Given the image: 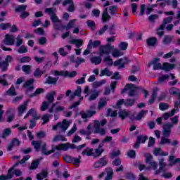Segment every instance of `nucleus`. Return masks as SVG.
<instances>
[{"label":"nucleus","instance_id":"obj_1","mask_svg":"<svg viewBox=\"0 0 180 180\" xmlns=\"http://www.w3.org/2000/svg\"><path fill=\"white\" fill-rule=\"evenodd\" d=\"M114 49L115 47L112 46L110 43H108L105 45H101L99 48V56H93L90 58L91 64L99 65V64L102 63V58L101 57H103V56H109Z\"/></svg>","mask_w":180,"mask_h":180},{"label":"nucleus","instance_id":"obj_2","mask_svg":"<svg viewBox=\"0 0 180 180\" xmlns=\"http://www.w3.org/2000/svg\"><path fill=\"white\" fill-rule=\"evenodd\" d=\"M45 13L51 15V20L52 23H53V29L55 30H61L65 29V26L63 25L61 23V20L58 18V16H57V14H56L53 8H46L45 9Z\"/></svg>","mask_w":180,"mask_h":180},{"label":"nucleus","instance_id":"obj_3","mask_svg":"<svg viewBox=\"0 0 180 180\" xmlns=\"http://www.w3.org/2000/svg\"><path fill=\"white\" fill-rule=\"evenodd\" d=\"M104 61L108 63L109 65H114V67H118V70H122V68H125L126 64H127V58H120L113 63V60L110 57L107 56L104 58Z\"/></svg>","mask_w":180,"mask_h":180},{"label":"nucleus","instance_id":"obj_4","mask_svg":"<svg viewBox=\"0 0 180 180\" xmlns=\"http://www.w3.org/2000/svg\"><path fill=\"white\" fill-rule=\"evenodd\" d=\"M136 89H140L139 86L134 85V84H127L124 89L122 90L121 94H124L127 91H129L128 95L130 97L136 96Z\"/></svg>","mask_w":180,"mask_h":180},{"label":"nucleus","instance_id":"obj_5","mask_svg":"<svg viewBox=\"0 0 180 180\" xmlns=\"http://www.w3.org/2000/svg\"><path fill=\"white\" fill-rule=\"evenodd\" d=\"M71 148V150H75L77 148V145L74 143H60L55 146V149L57 150L58 151H68V149Z\"/></svg>","mask_w":180,"mask_h":180},{"label":"nucleus","instance_id":"obj_6","mask_svg":"<svg viewBox=\"0 0 180 180\" xmlns=\"http://www.w3.org/2000/svg\"><path fill=\"white\" fill-rule=\"evenodd\" d=\"M1 58L0 57V68H1V71L5 72V71H8V68L9 67V63H12V60L13 58L11 55H7L4 61H1Z\"/></svg>","mask_w":180,"mask_h":180},{"label":"nucleus","instance_id":"obj_7","mask_svg":"<svg viewBox=\"0 0 180 180\" xmlns=\"http://www.w3.org/2000/svg\"><path fill=\"white\" fill-rule=\"evenodd\" d=\"M70 127V122L67 120H63L62 122H58L56 124L52 127L53 130L57 131L58 129H61L62 131H67V129Z\"/></svg>","mask_w":180,"mask_h":180},{"label":"nucleus","instance_id":"obj_8","mask_svg":"<svg viewBox=\"0 0 180 180\" xmlns=\"http://www.w3.org/2000/svg\"><path fill=\"white\" fill-rule=\"evenodd\" d=\"M172 124L171 122H167L163 124L162 126V135L164 137H169L171 136V130L172 129Z\"/></svg>","mask_w":180,"mask_h":180},{"label":"nucleus","instance_id":"obj_9","mask_svg":"<svg viewBox=\"0 0 180 180\" xmlns=\"http://www.w3.org/2000/svg\"><path fill=\"white\" fill-rule=\"evenodd\" d=\"M4 41L6 46H15V36L6 34Z\"/></svg>","mask_w":180,"mask_h":180},{"label":"nucleus","instance_id":"obj_10","mask_svg":"<svg viewBox=\"0 0 180 180\" xmlns=\"http://www.w3.org/2000/svg\"><path fill=\"white\" fill-rule=\"evenodd\" d=\"M94 129L95 133H99L101 136H105L106 134V129L102 128L101 129V123L99 120L94 121Z\"/></svg>","mask_w":180,"mask_h":180},{"label":"nucleus","instance_id":"obj_11","mask_svg":"<svg viewBox=\"0 0 180 180\" xmlns=\"http://www.w3.org/2000/svg\"><path fill=\"white\" fill-rule=\"evenodd\" d=\"M6 115L7 116V123H11V122H13V119H15V108H9L7 110Z\"/></svg>","mask_w":180,"mask_h":180},{"label":"nucleus","instance_id":"obj_12","mask_svg":"<svg viewBox=\"0 0 180 180\" xmlns=\"http://www.w3.org/2000/svg\"><path fill=\"white\" fill-rule=\"evenodd\" d=\"M19 147L20 146V141L18 138H13L7 146V151H12L13 146Z\"/></svg>","mask_w":180,"mask_h":180},{"label":"nucleus","instance_id":"obj_13","mask_svg":"<svg viewBox=\"0 0 180 180\" xmlns=\"http://www.w3.org/2000/svg\"><path fill=\"white\" fill-rule=\"evenodd\" d=\"M80 115L82 116V119H88V117H92V116L96 115V111L87 110L86 112H81Z\"/></svg>","mask_w":180,"mask_h":180},{"label":"nucleus","instance_id":"obj_14","mask_svg":"<svg viewBox=\"0 0 180 180\" xmlns=\"http://www.w3.org/2000/svg\"><path fill=\"white\" fill-rule=\"evenodd\" d=\"M101 44H102V41L99 40L92 41V39H90L88 44V49H98V47H101Z\"/></svg>","mask_w":180,"mask_h":180},{"label":"nucleus","instance_id":"obj_15","mask_svg":"<svg viewBox=\"0 0 180 180\" xmlns=\"http://www.w3.org/2000/svg\"><path fill=\"white\" fill-rule=\"evenodd\" d=\"M56 147L53 148L50 150H47V145L43 144L41 146V153L44 154V155H50V154H53V153H55L56 151Z\"/></svg>","mask_w":180,"mask_h":180},{"label":"nucleus","instance_id":"obj_16","mask_svg":"<svg viewBox=\"0 0 180 180\" xmlns=\"http://www.w3.org/2000/svg\"><path fill=\"white\" fill-rule=\"evenodd\" d=\"M112 17L109 15V13H108V8H105L103 12L102 13L101 20L103 23H106V22H109Z\"/></svg>","mask_w":180,"mask_h":180},{"label":"nucleus","instance_id":"obj_17","mask_svg":"<svg viewBox=\"0 0 180 180\" xmlns=\"http://www.w3.org/2000/svg\"><path fill=\"white\" fill-rule=\"evenodd\" d=\"M68 44H75L76 47L77 49H79V47H82V46L84 44V39H72L69 41Z\"/></svg>","mask_w":180,"mask_h":180},{"label":"nucleus","instance_id":"obj_18","mask_svg":"<svg viewBox=\"0 0 180 180\" xmlns=\"http://www.w3.org/2000/svg\"><path fill=\"white\" fill-rule=\"evenodd\" d=\"M57 81H58V78L48 76L46 79L45 84H47L48 85H56L57 84Z\"/></svg>","mask_w":180,"mask_h":180},{"label":"nucleus","instance_id":"obj_19","mask_svg":"<svg viewBox=\"0 0 180 180\" xmlns=\"http://www.w3.org/2000/svg\"><path fill=\"white\" fill-rule=\"evenodd\" d=\"M105 75L106 77H112V75H113V72L109 70L108 68H105L100 71V77H105Z\"/></svg>","mask_w":180,"mask_h":180},{"label":"nucleus","instance_id":"obj_20","mask_svg":"<svg viewBox=\"0 0 180 180\" xmlns=\"http://www.w3.org/2000/svg\"><path fill=\"white\" fill-rule=\"evenodd\" d=\"M56 94V91H53L50 93L46 94V98L47 99V102H49V103H53V102H54Z\"/></svg>","mask_w":180,"mask_h":180},{"label":"nucleus","instance_id":"obj_21","mask_svg":"<svg viewBox=\"0 0 180 180\" xmlns=\"http://www.w3.org/2000/svg\"><path fill=\"white\" fill-rule=\"evenodd\" d=\"M46 70H44L42 68V70H41L40 68H37L34 72V78H40V77H41V75H43L44 74H46Z\"/></svg>","mask_w":180,"mask_h":180},{"label":"nucleus","instance_id":"obj_22","mask_svg":"<svg viewBox=\"0 0 180 180\" xmlns=\"http://www.w3.org/2000/svg\"><path fill=\"white\" fill-rule=\"evenodd\" d=\"M82 155L85 156L87 155V157H91L94 155V149L89 148V147L86 148L82 153Z\"/></svg>","mask_w":180,"mask_h":180},{"label":"nucleus","instance_id":"obj_23","mask_svg":"<svg viewBox=\"0 0 180 180\" xmlns=\"http://www.w3.org/2000/svg\"><path fill=\"white\" fill-rule=\"evenodd\" d=\"M49 176V172L47 170H44L41 173H38L37 174V180H43L44 178H47Z\"/></svg>","mask_w":180,"mask_h":180},{"label":"nucleus","instance_id":"obj_24","mask_svg":"<svg viewBox=\"0 0 180 180\" xmlns=\"http://www.w3.org/2000/svg\"><path fill=\"white\" fill-rule=\"evenodd\" d=\"M27 103H29V101H26L24 102L23 105H20L18 107V112L20 115H23V113H25V111L27 109Z\"/></svg>","mask_w":180,"mask_h":180},{"label":"nucleus","instance_id":"obj_25","mask_svg":"<svg viewBox=\"0 0 180 180\" xmlns=\"http://www.w3.org/2000/svg\"><path fill=\"white\" fill-rule=\"evenodd\" d=\"M44 91H45L44 89L37 88L34 93L30 95V98H34V96H37V95L44 94Z\"/></svg>","mask_w":180,"mask_h":180},{"label":"nucleus","instance_id":"obj_26","mask_svg":"<svg viewBox=\"0 0 180 180\" xmlns=\"http://www.w3.org/2000/svg\"><path fill=\"white\" fill-rule=\"evenodd\" d=\"M107 103H108V101H106V98H100V101H98V107H97L98 110H101L102 108H103L104 106H106Z\"/></svg>","mask_w":180,"mask_h":180},{"label":"nucleus","instance_id":"obj_27","mask_svg":"<svg viewBox=\"0 0 180 180\" xmlns=\"http://www.w3.org/2000/svg\"><path fill=\"white\" fill-rule=\"evenodd\" d=\"M147 113H148V110H141L135 117L136 120H141Z\"/></svg>","mask_w":180,"mask_h":180},{"label":"nucleus","instance_id":"obj_28","mask_svg":"<svg viewBox=\"0 0 180 180\" xmlns=\"http://www.w3.org/2000/svg\"><path fill=\"white\" fill-rule=\"evenodd\" d=\"M175 65L174 64L165 63H163V66H162V70L164 71H169V70H174Z\"/></svg>","mask_w":180,"mask_h":180},{"label":"nucleus","instance_id":"obj_29","mask_svg":"<svg viewBox=\"0 0 180 180\" xmlns=\"http://www.w3.org/2000/svg\"><path fill=\"white\" fill-rule=\"evenodd\" d=\"M146 44H148L149 46L153 47V46H155L157 44V38L155 37H150L146 39Z\"/></svg>","mask_w":180,"mask_h":180},{"label":"nucleus","instance_id":"obj_30","mask_svg":"<svg viewBox=\"0 0 180 180\" xmlns=\"http://www.w3.org/2000/svg\"><path fill=\"white\" fill-rule=\"evenodd\" d=\"M52 141L53 143H57V141H67V138L63 135H56L54 136Z\"/></svg>","mask_w":180,"mask_h":180},{"label":"nucleus","instance_id":"obj_31","mask_svg":"<svg viewBox=\"0 0 180 180\" xmlns=\"http://www.w3.org/2000/svg\"><path fill=\"white\" fill-rule=\"evenodd\" d=\"M27 8V5H18L15 8V12L22 13L26 11V8Z\"/></svg>","mask_w":180,"mask_h":180},{"label":"nucleus","instance_id":"obj_32","mask_svg":"<svg viewBox=\"0 0 180 180\" xmlns=\"http://www.w3.org/2000/svg\"><path fill=\"white\" fill-rule=\"evenodd\" d=\"M32 146H34L35 151L39 153L40 151V147H41V142L37 141H32L31 143Z\"/></svg>","mask_w":180,"mask_h":180},{"label":"nucleus","instance_id":"obj_33","mask_svg":"<svg viewBox=\"0 0 180 180\" xmlns=\"http://www.w3.org/2000/svg\"><path fill=\"white\" fill-rule=\"evenodd\" d=\"M118 115L122 120H124L126 117H129V112H127L125 110H121L119 111Z\"/></svg>","mask_w":180,"mask_h":180},{"label":"nucleus","instance_id":"obj_34","mask_svg":"<svg viewBox=\"0 0 180 180\" xmlns=\"http://www.w3.org/2000/svg\"><path fill=\"white\" fill-rule=\"evenodd\" d=\"M93 94H91L89 98V101L91 102L92 101H95L99 96V91H97L96 90L91 91Z\"/></svg>","mask_w":180,"mask_h":180},{"label":"nucleus","instance_id":"obj_35","mask_svg":"<svg viewBox=\"0 0 180 180\" xmlns=\"http://www.w3.org/2000/svg\"><path fill=\"white\" fill-rule=\"evenodd\" d=\"M109 13L111 16H115L117 13V6H110L108 8Z\"/></svg>","mask_w":180,"mask_h":180},{"label":"nucleus","instance_id":"obj_36","mask_svg":"<svg viewBox=\"0 0 180 180\" xmlns=\"http://www.w3.org/2000/svg\"><path fill=\"white\" fill-rule=\"evenodd\" d=\"M7 95L9 96H16V90L15 89V86L11 85V88L6 91Z\"/></svg>","mask_w":180,"mask_h":180},{"label":"nucleus","instance_id":"obj_37","mask_svg":"<svg viewBox=\"0 0 180 180\" xmlns=\"http://www.w3.org/2000/svg\"><path fill=\"white\" fill-rule=\"evenodd\" d=\"M170 95H174L175 96H180L179 89L176 87H172L169 89Z\"/></svg>","mask_w":180,"mask_h":180},{"label":"nucleus","instance_id":"obj_38","mask_svg":"<svg viewBox=\"0 0 180 180\" xmlns=\"http://www.w3.org/2000/svg\"><path fill=\"white\" fill-rule=\"evenodd\" d=\"M63 158V161L66 162V164H71V162H74V158L71 155H65Z\"/></svg>","mask_w":180,"mask_h":180},{"label":"nucleus","instance_id":"obj_39","mask_svg":"<svg viewBox=\"0 0 180 180\" xmlns=\"http://www.w3.org/2000/svg\"><path fill=\"white\" fill-rule=\"evenodd\" d=\"M157 98V90L154 89L152 95L150 96V99L148 101L149 105H153L155 102V98Z\"/></svg>","mask_w":180,"mask_h":180},{"label":"nucleus","instance_id":"obj_40","mask_svg":"<svg viewBox=\"0 0 180 180\" xmlns=\"http://www.w3.org/2000/svg\"><path fill=\"white\" fill-rule=\"evenodd\" d=\"M21 69L23 72H25V74H30V71H32V65H24L22 66Z\"/></svg>","mask_w":180,"mask_h":180},{"label":"nucleus","instance_id":"obj_41","mask_svg":"<svg viewBox=\"0 0 180 180\" xmlns=\"http://www.w3.org/2000/svg\"><path fill=\"white\" fill-rule=\"evenodd\" d=\"M18 61L20 64L30 63V61H32V58H30V56H23L19 59Z\"/></svg>","mask_w":180,"mask_h":180},{"label":"nucleus","instance_id":"obj_42","mask_svg":"<svg viewBox=\"0 0 180 180\" xmlns=\"http://www.w3.org/2000/svg\"><path fill=\"white\" fill-rule=\"evenodd\" d=\"M39 164H40L39 160H36L32 161V162L31 163V167H29V169L30 170L36 169V168H38Z\"/></svg>","mask_w":180,"mask_h":180},{"label":"nucleus","instance_id":"obj_43","mask_svg":"<svg viewBox=\"0 0 180 180\" xmlns=\"http://www.w3.org/2000/svg\"><path fill=\"white\" fill-rule=\"evenodd\" d=\"M11 133H12V131L11 130V128L5 129L3 131V133H2V135H1L2 139H6V137L11 136Z\"/></svg>","mask_w":180,"mask_h":180},{"label":"nucleus","instance_id":"obj_44","mask_svg":"<svg viewBox=\"0 0 180 180\" xmlns=\"http://www.w3.org/2000/svg\"><path fill=\"white\" fill-rule=\"evenodd\" d=\"M118 47L120 50H122L124 51V50H127V47H129V44L125 41H122L118 44Z\"/></svg>","mask_w":180,"mask_h":180},{"label":"nucleus","instance_id":"obj_45","mask_svg":"<svg viewBox=\"0 0 180 180\" xmlns=\"http://www.w3.org/2000/svg\"><path fill=\"white\" fill-rule=\"evenodd\" d=\"M9 27H12V24L9 22H6V23L2 22L0 24V29L1 30H8Z\"/></svg>","mask_w":180,"mask_h":180},{"label":"nucleus","instance_id":"obj_46","mask_svg":"<svg viewBox=\"0 0 180 180\" xmlns=\"http://www.w3.org/2000/svg\"><path fill=\"white\" fill-rule=\"evenodd\" d=\"M134 103H136V99L127 98V100H125L124 106H133Z\"/></svg>","mask_w":180,"mask_h":180},{"label":"nucleus","instance_id":"obj_47","mask_svg":"<svg viewBox=\"0 0 180 180\" xmlns=\"http://www.w3.org/2000/svg\"><path fill=\"white\" fill-rule=\"evenodd\" d=\"M50 105V103L49 101H44L41 105L40 110L41 112H44L49 109V106Z\"/></svg>","mask_w":180,"mask_h":180},{"label":"nucleus","instance_id":"obj_48","mask_svg":"<svg viewBox=\"0 0 180 180\" xmlns=\"http://www.w3.org/2000/svg\"><path fill=\"white\" fill-rule=\"evenodd\" d=\"M82 75V77L76 80L75 84H77V85H82V84H85V77H86V73H84Z\"/></svg>","mask_w":180,"mask_h":180},{"label":"nucleus","instance_id":"obj_49","mask_svg":"<svg viewBox=\"0 0 180 180\" xmlns=\"http://www.w3.org/2000/svg\"><path fill=\"white\" fill-rule=\"evenodd\" d=\"M136 140H139V141L141 143H142V144H144V143H146V141H147V140H148V136H147V135L143 136V135H139L137 136Z\"/></svg>","mask_w":180,"mask_h":180},{"label":"nucleus","instance_id":"obj_50","mask_svg":"<svg viewBox=\"0 0 180 180\" xmlns=\"http://www.w3.org/2000/svg\"><path fill=\"white\" fill-rule=\"evenodd\" d=\"M33 84H34V79L31 78L25 82L24 85L22 86V88H27V86H30L33 85Z\"/></svg>","mask_w":180,"mask_h":180},{"label":"nucleus","instance_id":"obj_51","mask_svg":"<svg viewBox=\"0 0 180 180\" xmlns=\"http://www.w3.org/2000/svg\"><path fill=\"white\" fill-rule=\"evenodd\" d=\"M100 164L103 165V167H106L108 165V160L106 158V155L103 156L101 158L98 160Z\"/></svg>","mask_w":180,"mask_h":180},{"label":"nucleus","instance_id":"obj_52","mask_svg":"<svg viewBox=\"0 0 180 180\" xmlns=\"http://www.w3.org/2000/svg\"><path fill=\"white\" fill-rule=\"evenodd\" d=\"M86 25L88 27H89L90 29H92L93 30H95V27H96V24L95 23V21L91 20H88L86 21Z\"/></svg>","mask_w":180,"mask_h":180},{"label":"nucleus","instance_id":"obj_53","mask_svg":"<svg viewBox=\"0 0 180 180\" xmlns=\"http://www.w3.org/2000/svg\"><path fill=\"white\" fill-rule=\"evenodd\" d=\"M108 27L109 25H105L103 27L101 28L100 30L96 33V34H98V36H102V34H103V33H105V32L108 30Z\"/></svg>","mask_w":180,"mask_h":180},{"label":"nucleus","instance_id":"obj_54","mask_svg":"<svg viewBox=\"0 0 180 180\" xmlns=\"http://www.w3.org/2000/svg\"><path fill=\"white\" fill-rule=\"evenodd\" d=\"M144 157H146V164H151L153 162V155H151V153H146Z\"/></svg>","mask_w":180,"mask_h":180},{"label":"nucleus","instance_id":"obj_55","mask_svg":"<svg viewBox=\"0 0 180 180\" xmlns=\"http://www.w3.org/2000/svg\"><path fill=\"white\" fill-rule=\"evenodd\" d=\"M15 167L13 165L7 172V175H6L8 179H12L13 178V174H12V171L15 169Z\"/></svg>","mask_w":180,"mask_h":180},{"label":"nucleus","instance_id":"obj_56","mask_svg":"<svg viewBox=\"0 0 180 180\" xmlns=\"http://www.w3.org/2000/svg\"><path fill=\"white\" fill-rule=\"evenodd\" d=\"M167 79H169V75H164L162 77H160L158 81L160 84H162L164 82L167 81Z\"/></svg>","mask_w":180,"mask_h":180},{"label":"nucleus","instance_id":"obj_57","mask_svg":"<svg viewBox=\"0 0 180 180\" xmlns=\"http://www.w3.org/2000/svg\"><path fill=\"white\" fill-rule=\"evenodd\" d=\"M75 63V68H78V67H79V65H81L82 63H85V59L77 57V60Z\"/></svg>","mask_w":180,"mask_h":180},{"label":"nucleus","instance_id":"obj_58","mask_svg":"<svg viewBox=\"0 0 180 180\" xmlns=\"http://www.w3.org/2000/svg\"><path fill=\"white\" fill-rule=\"evenodd\" d=\"M103 84H106V80H101L100 82H94L93 83L94 88H99V86H102Z\"/></svg>","mask_w":180,"mask_h":180},{"label":"nucleus","instance_id":"obj_59","mask_svg":"<svg viewBox=\"0 0 180 180\" xmlns=\"http://www.w3.org/2000/svg\"><path fill=\"white\" fill-rule=\"evenodd\" d=\"M171 41H172V37H171V36L169 35L165 36L163 39V44H166V45L169 44Z\"/></svg>","mask_w":180,"mask_h":180},{"label":"nucleus","instance_id":"obj_60","mask_svg":"<svg viewBox=\"0 0 180 180\" xmlns=\"http://www.w3.org/2000/svg\"><path fill=\"white\" fill-rule=\"evenodd\" d=\"M168 108H169V105H168L167 103H160L159 104L160 110H162V111L167 110Z\"/></svg>","mask_w":180,"mask_h":180},{"label":"nucleus","instance_id":"obj_61","mask_svg":"<svg viewBox=\"0 0 180 180\" xmlns=\"http://www.w3.org/2000/svg\"><path fill=\"white\" fill-rule=\"evenodd\" d=\"M160 144H171V139H168V137L162 136L160 140Z\"/></svg>","mask_w":180,"mask_h":180},{"label":"nucleus","instance_id":"obj_62","mask_svg":"<svg viewBox=\"0 0 180 180\" xmlns=\"http://www.w3.org/2000/svg\"><path fill=\"white\" fill-rule=\"evenodd\" d=\"M125 178L126 179H128V180H135L136 176L134 175V174L131 172H128V173H126Z\"/></svg>","mask_w":180,"mask_h":180},{"label":"nucleus","instance_id":"obj_63","mask_svg":"<svg viewBox=\"0 0 180 180\" xmlns=\"http://www.w3.org/2000/svg\"><path fill=\"white\" fill-rule=\"evenodd\" d=\"M119 155H120V150H118L117 151H112L111 153V154L110 155V160H113V158H115V157H119Z\"/></svg>","mask_w":180,"mask_h":180},{"label":"nucleus","instance_id":"obj_64","mask_svg":"<svg viewBox=\"0 0 180 180\" xmlns=\"http://www.w3.org/2000/svg\"><path fill=\"white\" fill-rule=\"evenodd\" d=\"M155 145V139L150 136L148 143V147H153Z\"/></svg>","mask_w":180,"mask_h":180}]
</instances>
